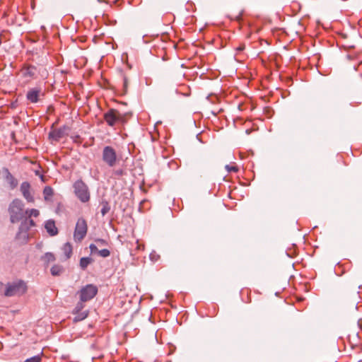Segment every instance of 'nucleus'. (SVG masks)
Returning a JSON list of instances; mask_svg holds the SVG:
<instances>
[{
	"instance_id": "obj_1",
	"label": "nucleus",
	"mask_w": 362,
	"mask_h": 362,
	"mask_svg": "<svg viewBox=\"0 0 362 362\" xmlns=\"http://www.w3.org/2000/svg\"><path fill=\"white\" fill-rule=\"evenodd\" d=\"M10 220L11 223H17L23 221L25 217V211L23 210V204L20 199H14L8 207Z\"/></svg>"
},
{
	"instance_id": "obj_2",
	"label": "nucleus",
	"mask_w": 362,
	"mask_h": 362,
	"mask_svg": "<svg viewBox=\"0 0 362 362\" xmlns=\"http://www.w3.org/2000/svg\"><path fill=\"white\" fill-rule=\"evenodd\" d=\"M27 291L26 284L22 280L8 283L4 291V296L11 297L16 295H23Z\"/></svg>"
},
{
	"instance_id": "obj_3",
	"label": "nucleus",
	"mask_w": 362,
	"mask_h": 362,
	"mask_svg": "<svg viewBox=\"0 0 362 362\" xmlns=\"http://www.w3.org/2000/svg\"><path fill=\"white\" fill-rule=\"evenodd\" d=\"M35 222L32 219L24 218L21 221L18 232L16 234V239L21 244H25L29 238L28 230L30 227L34 226Z\"/></svg>"
},
{
	"instance_id": "obj_4",
	"label": "nucleus",
	"mask_w": 362,
	"mask_h": 362,
	"mask_svg": "<svg viewBox=\"0 0 362 362\" xmlns=\"http://www.w3.org/2000/svg\"><path fill=\"white\" fill-rule=\"evenodd\" d=\"M74 193L77 198L83 203L90 200V192L86 184L81 180H78L74 183Z\"/></svg>"
},
{
	"instance_id": "obj_5",
	"label": "nucleus",
	"mask_w": 362,
	"mask_h": 362,
	"mask_svg": "<svg viewBox=\"0 0 362 362\" xmlns=\"http://www.w3.org/2000/svg\"><path fill=\"white\" fill-rule=\"evenodd\" d=\"M102 159L109 167H114L117 161L116 151L110 146H105L102 152Z\"/></svg>"
},
{
	"instance_id": "obj_6",
	"label": "nucleus",
	"mask_w": 362,
	"mask_h": 362,
	"mask_svg": "<svg viewBox=\"0 0 362 362\" xmlns=\"http://www.w3.org/2000/svg\"><path fill=\"white\" fill-rule=\"evenodd\" d=\"M88 231V226L86 220L83 218L78 219L74 233V239L76 242H81L86 235Z\"/></svg>"
},
{
	"instance_id": "obj_7",
	"label": "nucleus",
	"mask_w": 362,
	"mask_h": 362,
	"mask_svg": "<svg viewBox=\"0 0 362 362\" xmlns=\"http://www.w3.org/2000/svg\"><path fill=\"white\" fill-rule=\"evenodd\" d=\"M98 293V288L93 284H87L79 291L80 300L86 302L93 298Z\"/></svg>"
},
{
	"instance_id": "obj_8",
	"label": "nucleus",
	"mask_w": 362,
	"mask_h": 362,
	"mask_svg": "<svg viewBox=\"0 0 362 362\" xmlns=\"http://www.w3.org/2000/svg\"><path fill=\"white\" fill-rule=\"evenodd\" d=\"M104 119L110 127H114L123 119L122 115L115 109H110L104 114Z\"/></svg>"
},
{
	"instance_id": "obj_9",
	"label": "nucleus",
	"mask_w": 362,
	"mask_h": 362,
	"mask_svg": "<svg viewBox=\"0 0 362 362\" xmlns=\"http://www.w3.org/2000/svg\"><path fill=\"white\" fill-rule=\"evenodd\" d=\"M41 95V90L38 88H33L30 89L27 94L26 98L32 103H36L39 100V97Z\"/></svg>"
},
{
	"instance_id": "obj_10",
	"label": "nucleus",
	"mask_w": 362,
	"mask_h": 362,
	"mask_svg": "<svg viewBox=\"0 0 362 362\" xmlns=\"http://www.w3.org/2000/svg\"><path fill=\"white\" fill-rule=\"evenodd\" d=\"M66 130L65 127L54 129L49 132V137L53 141H58L65 136Z\"/></svg>"
},
{
	"instance_id": "obj_11",
	"label": "nucleus",
	"mask_w": 362,
	"mask_h": 362,
	"mask_svg": "<svg viewBox=\"0 0 362 362\" xmlns=\"http://www.w3.org/2000/svg\"><path fill=\"white\" fill-rule=\"evenodd\" d=\"M30 185L28 182H23L21 185V191L24 198L28 202H33L34 199L30 192Z\"/></svg>"
},
{
	"instance_id": "obj_12",
	"label": "nucleus",
	"mask_w": 362,
	"mask_h": 362,
	"mask_svg": "<svg viewBox=\"0 0 362 362\" xmlns=\"http://www.w3.org/2000/svg\"><path fill=\"white\" fill-rule=\"evenodd\" d=\"M45 228L47 232L51 235L54 236L58 233V229L55 226V222L53 220H48L45 223Z\"/></svg>"
},
{
	"instance_id": "obj_13",
	"label": "nucleus",
	"mask_w": 362,
	"mask_h": 362,
	"mask_svg": "<svg viewBox=\"0 0 362 362\" xmlns=\"http://www.w3.org/2000/svg\"><path fill=\"white\" fill-rule=\"evenodd\" d=\"M62 250L64 255L65 259L71 257L72 254V246L69 243H66L62 247Z\"/></svg>"
},
{
	"instance_id": "obj_14",
	"label": "nucleus",
	"mask_w": 362,
	"mask_h": 362,
	"mask_svg": "<svg viewBox=\"0 0 362 362\" xmlns=\"http://www.w3.org/2000/svg\"><path fill=\"white\" fill-rule=\"evenodd\" d=\"M7 174L6 176V180L8 182L11 189H14L18 185L17 180L6 170Z\"/></svg>"
},
{
	"instance_id": "obj_15",
	"label": "nucleus",
	"mask_w": 362,
	"mask_h": 362,
	"mask_svg": "<svg viewBox=\"0 0 362 362\" xmlns=\"http://www.w3.org/2000/svg\"><path fill=\"white\" fill-rule=\"evenodd\" d=\"M93 262V259L91 257H82L80 259V267L83 270H85L87 267Z\"/></svg>"
},
{
	"instance_id": "obj_16",
	"label": "nucleus",
	"mask_w": 362,
	"mask_h": 362,
	"mask_svg": "<svg viewBox=\"0 0 362 362\" xmlns=\"http://www.w3.org/2000/svg\"><path fill=\"white\" fill-rule=\"evenodd\" d=\"M40 214V212L38 210L32 209H27L25 211V218L31 219V216L37 217Z\"/></svg>"
},
{
	"instance_id": "obj_17",
	"label": "nucleus",
	"mask_w": 362,
	"mask_h": 362,
	"mask_svg": "<svg viewBox=\"0 0 362 362\" xmlns=\"http://www.w3.org/2000/svg\"><path fill=\"white\" fill-rule=\"evenodd\" d=\"M63 270V267L58 264L53 265L50 269L51 274L53 276H59L62 273Z\"/></svg>"
},
{
	"instance_id": "obj_18",
	"label": "nucleus",
	"mask_w": 362,
	"mask_h": 362,
	"mask_svg": "<svg viewBox=\"0 0 362 362\" xmlns=\"http://www.w3.org/2000/svg\"><path fill=\"white\" fill-rule=\"evenodd\" d=\"M42 259L44 260L46 264H48L49 262H52L56 260L54 255L52 252H46Z\"/></svg>"
},
{
	"instance_id": "obj_19",
	"label": "nucleus",
	"mask_w": 362,
	"mask_h": 362,
	"mask_svg": "<svg viewBox=\"0 0 362 362\" xmlns=\"http://www.w3.org/2000/svg\"><path fill=\"white\" fill-rule=\"evenodd\" d=\"M101 210L100 213L103 216H105L110 210V206L109 203L107 201H103L101 202Z\"/></svg>"
},
{
	"instance_id": "obj_20",
	"label": "nucleus",
	"mask_w": 362,
	"mask_h": 362,
	"mask_svg": "<svg viewBox=\"0 0 362 362\" xmlns=\"http://www.w3.org/2000/svg\"><path fill=\"white\" fill-rule=\"evenodd\" d=\"M76 313V316L74 317V322L81 321V320H84L85 318H86L88 316V311L78 312V313Z\"/></svg>"
},
{
	"instance_id": "obj_21",
	"label": "nucleus",
	"mask_w": 362,
	"mask_h": 362,
	"mask_svg": "<svg viewBox=\"0 0 362 362\" xmlns=\"http://www.w3.org/2000/svg\"><path fill=\"white\" fill-rule=\"evenodd\" d=\"M35 74V68L34 66H28L23 70L25 76L33 77Z\"/></svg>"
},
{
	"instance_id": "obj_22",
	"label": "nucleus",
	"mask_w": 362,
	"mask_h": 362,
	"mask_svg": "<svg viewBox=\"0 0 362 362\" xmlns=\"http://www.w3.org/2000/svg\"><path fill=\"white\" fill-rule=\"evenodd\" d=\"M43 194L45 199H48L53 194V189L50 187H45L43 190Z\"/></svg>"
},
{
	"instance_id": "obj_23",
	"label": "nucleus",
	"mask_w": 362,
	"mask_h": 362,
	"mask_svg": "<svg viewBox=\"0 0 362 362\" xmlns=\"http://www.w3.org/2000/svg\"><path fill=\"white\" fill-rule=\"evenodd\" d=\"M225 168L228 173H237L238 171V166L235 165H226L225 166Z\"/></svg>"
},
{
	"instance_id": "obj_24",
	"label": "nucleus",
	"mask_w": 362,
	"mask_h": 362,
	"mask_svg": "<svg viewBox=\"0 0 362 362\" xmlns=\"http://www.w3.org/2000/svg\"><path fill=\"white\" fill-rule=\"evenodd\" d=\"M42 357L40 355H36L26 359L24 362H41Z\"/></svg>"
},
{
	"instance_id": "obj_25",
	"label": "nucleus",
	"mask_w": 362,
	"mask_h": 362,
	"mask_svg": "<svg viewBox=\"0 0 362 362\" xmlns=\"http://www.w3.org/2000/svg\"><path fill=\"white\" fill-rule=\"evenodd\" d=\"M122 81H123V90L124 93H127V88H128V85H129V80L125 75L122 76Z\"/></svg>"
},
{
	"instance_id": "obj_26",
	"label": "nucleus",
	"mask_w": 362,
	"mask_h": 362,
	"mask_svg": "<svg viewBox=\"0 0 362 362\" xmlns=\"http://www.w3.org/2000/svg\"><path fill=\"white\" fill-rule=\"evenodd\" d=\"M100 257H107L110 256V252L109 250L107 249H103V250H100L98 251V253Z\"/></svg>"
},
{
	"instance_id": "obj_27",
	"label": "nucleus",
	"mask_w": 362,
	"mask_h": 362,
	"mask_svg": "<svg viewBox=\"0 0 362 362\" xmlns=\"http://www.w3.org/2000/svg\"><path fill=\"white\" fill-rule=\"evenodd\" d=\"M124 174V170L123 169H117L112 172V175L115 177H121Z\"/></svg>"
},
{
	"instance_id": "obj_28",
	"label": "nucleus",
	"mask_w": 362,
	"mask_h": 362,
	"mask_svg": "<svg viewBox=\"0 0 362 362\" xmlns=\"http://www.w3.org/2000/svg\"><path fill=\"white\" fill-rule=\"evenodd\" d=\"M83 307H84L83 302H82V301L78 302L75 308L76 313L81 312V310L83 308Z\"/></svg>"
},
{
	"instance_id": "obj_29",
	"label": "nucleus",
	"mask_w": 362,
	"mask_h": 362,
	"mask_svg": "<svg viewBox=\"0 0 362 362\" xmlns=\"http://www.w3.org/2000/svg\"><path fill=\"white\" fill-rule=\"evenodd\" d=\"M90 250L92 253H95V252L98 253V251H99V250L98 249L97 246L95 245H94V244H90Z\"/></svg>"
},
{
	"instance_id": "obj_30",
	"label": "nucleus",
	"mask_w": 362,
	"mask_h": 362,
	"mask_svg": "<svg viewBox=\"0 0 362 362\" xmlns=\"http://www.w3.org/2000/svg\"><path fill=\"white\" fill-rule=\"evenodd\" d=\"M136 250H143L144 249V245L143 244H140L138 240L136 241Z\"/></svg>"
},
{
	"instance_id": "obj_31",
	"label": "nucleus",
	"mask_w": 362,
	"mask_h": 362,
	"mask_svg": "<svg viewBox=\"0 0 362 362\" xmlns=\"http://www.w3.org/2000/svg\"><path fill=\"white\" fill-rule=\"evenodd\" d=\"M245 49V47L244 46H240L237 48V51L238 52H241L243 51V49Z\"/></svg>"
},
{
	"instance_id": "obj_32",
	"label": "nucleus",
	"mask_w": 362,
	"mask_h": 362,
	"mask_svg": "<svg viewBox=\"0 0 362 362\" xmlns=\"http://www.w3.org/2000/svg\"><path fill=\"white\" fill-rule=\"evenodd\" d=\"M4 288V284L0 282V293L2 292Z\"/></svg>"
},
{
	"instance_id": "obj_33",
	"label": "nucleus",
	"mask_w": 362,
	"mask_h": 362,
	"mask_svg": "<svg viewBox=\"0 0 362 362\" xmlns=\"http://www.w3.org/2000/svg\"><path fill=\"white\" fill-rule=\"evenodd\" d=\"M98 242H100V243H103V244H105V241L104 240H103V239H99V240H98Z\"/></svg>"
}]
</instances>
